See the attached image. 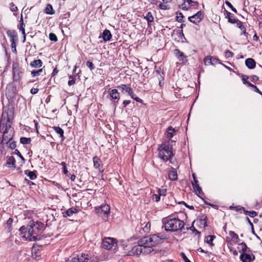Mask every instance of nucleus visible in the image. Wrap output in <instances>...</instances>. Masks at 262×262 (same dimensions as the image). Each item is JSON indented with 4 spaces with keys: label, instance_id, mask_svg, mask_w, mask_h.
<instances>
[{
    "label": "nucleus",
    "instance_id": "f257e3e1",
    "mask_svg": "<svg viewBox=\"0 0 262 262\" xmlns=\"http://www.w3.org/2000/svg\"><path fill=\"white\" fill-rule=\"evenodd\" d=\"M44 224L40 222L32 221L27 227L24 226L19 229L22 237L29 241H36L40 239L39 233L43 230Z\"/></svg>",
    "mask_w": 262,
    "mask_h": 262
},
{
    "label": "nucleus",
    "instance_id": "f03ea898",
    "mask_svg": "<svg viewBox=\"0 0 262 262\" xmlns=\"http://www.w3.org/2000/svg\"><path fill=\"white\" fill-rule=\"evenodd\" d=\"M165 238L163 235L153 234L141 238L138 241V244L142 246L143 249L149 254L154 251L153 247L161 244Z\"/></svg>",
    "mask_w": 262,
    "mask_h": 262
},
{
    "label": "nucleus",
    "instance_id": "7ed1b4c3",
    "mask_svg": "<svg viewBox=\"0 0 262 262\" xmlns=\"http://www.w3.org/2000/svg\"><path fill=\"white\" fill-rule=\"evenodd\" d=\"M12 121L8 115L6 118L3 115L0 120V125H2L3 128H5L3 132V136L1 143L2 144H6L8 145L9 142L11 141L14 136V129L11 126Z\"/></svg>",
    "mask_w": 262,
    "mask_h": 262
},
{
    "label": "nucleus",
    "instance_id": "20e7f679",
    "mask_svg": "<svg viewBox=\"0 0 262 262\" xmlns=\"http://www.w3.org/2000/svg\"><path fill=\"white\" fill-rule=\"evenodd\" d=\"M159 157L164 162L171 160L173 157L172 146L169 142H165L161 144L158 148Z\"/></svg>",
    "mask_w": 262,
    "mask_h": 262
},
{
    "label": "nucleus",
    "instance_id": "39448f33",
    "mask_svg": "<svg viewBox=\"0 0 262 262\" xmlns=\"http://www.w3.org/2000/svg\"><path fill=\"white\" fill-rule=\"evenodd\" d=\"M184 225V222L179 219H170L165 223V230L166 231L171 232L182 230Z\"/></svg>",
    "mask_w": 262,
    "mask_h": 262
},
{
    "label": "nucleus",
    "instance_id": "423d86ee",
    "mask_svg": "<svg viewBox=\"0 0 262 262\" xmlns=\"http://www.w3.org/2000/svg\"><path fill=\"white\" fill-rule=\"evenodd\" d=\"M117 243L113 238L106 237L103 239L101 247L106 250H115Z\"/></svg>",
    "mask_w": 262,
    "mask_h": 262
},
{
    "label": "nucleus",
    "instance_id": "0eeeda50",
    "mask_svg": "<svg viewBox=\"0 0 262 262\" xmlns=\"http://www.w3.org/2000/svg\"><path fill=\"white\" fill-rule=\"evenodd\" d=\"M148 254L146 252V250L143 249L142 246L140 244L135 245L132 249L128 251V255L129 256H140L141 255H146Z\"/></svg>",
    "mask_w": 262,
    "mask_h": 262
},
{
    "label": "nucleus",
    "instance_id": "6e6552de",
    "mask_svg": "<svg viewBox=\"0 0 262 262\" xmlns=\"http://www.w3.org/2000/svg\"><path fill=\"white\" fill-rule=\"evenodd\" d=\"M110 207L108 205H101L98 209V213L99 215L102 216L104 220H106L110 214Z\"/></svg>",
    "mask_w": 262,
    "mask_h": 262
},
{
    "label": "nucleus",
    "instance_id": "1a4fd4ad",
    "mask_svg": "<svg viewBox=\"0 0 262 262\" xmlns=\"http://www.w3.org/2000/svg\"><path fill=\"white\" fill-rule=\"evenodd\" d=\"M204 18V12L201 11H198L196 14L194 15L189 16L188 17V20L194 24H198Z\"/></svg>",
    "mask_w": 262,
    "mask_h": 262
},
{
    "label": "nucleus",
    "instance_id": "9d476101",
    "mask_svg": "<svg viewBox=\"0 0 262 262\" xmlns=\"http://www.w3.org/2000/svg\"><path fill=\"white\" fill-rule=\"evenodd\" d=\"M239 258L242 262H253L255 259V256L252 252H245L241 254Z\"/></svg>",
    "mask_w": 262,
    "mask_h": 262
},
{
    "label": "nucleus",
    "instance_id": "9b49d317",
    "mask_svg": "<svg viewBox=\"0 0 262 262\" xmlns=\"http://www.w3.org/2000/svg\"><path fill=\"white\" fill-rule=\"evenodd\" d=\"M174 55L180 61L185 63L188 62L187 57L179 49H175L173 51Z\"/></svg>",
    "mask_w": 262,
    "mask_h": 262
},
{
    "label": "nucleus",
    "instance_id": "f8f14e48",
    "mask_svg": "<svg viewBox=\"0 0 262 262\" xmlns=\"http://www.w3.org/2000/svg\"><path fill=\"white\" fill-rule=\"evenodd\" d=\"M117 88L121 90V92L123 94H128L129 95L130 93L132 94V92L133 91L132 88H130L129 85L122 84L119 85L117 86Z\"/></svg>",
    "mask_w": 262,
    "mask_h": 262
},
{
    "label": "nucleus",
    "instance_id": "ddd939ff",
    "mask_svg": "<svg viewBox=\"0 0 262 262\" xmlns=\"http://www.w3.org/2000/svg\"><path fill=\"white\" fill-rule=\"evenodd\" d=\"M94 166L96 169H98L99 171L101 170L102 168V161L98 157H94L93 158Z\"/></svg>",
    "mask_w": 262,
    "mask_h": 262
},
{
    "label": "nucleus",
    "instance_id": "4468645a",
    "mask_svg": "<svg viewBox=\"0 0 262 262\" xmlns=\"http://www.w3.org/2000/svg\"><path fill=\"white\" fill-rule=\"evenodd\" d=\"M224 12L225 14H226L225 17L228 19V22L231 24H235V22L237 21L238 19L234 18V14L226 10L224 11Z\"/></svg>",
    "mask_w": 262,
    "mask_h": 262
},
{
    "label": "nucleus",
    "instance_id": "2eb2a0df",
    "mask_svg": "<svg viewBox=\"0 0 262 262\" xmlns=\"http://www.w3.org/2000/svg\"><path fill=\"white\" fill-rule=\"evenodd\" d=\"M78 212V209L74 207H72L68 210H67L66 211L62 212L63 216L64 217H67L68 216H71L74 213H76Z\"/></svg>",
    "mask_w": 262,
    "mask_h": 262
},
{
    "label": "nucleus",
    "instance_id": "dca6fc26",
    "mask_svg": "<svg viewBox=\"0 0 262 262\" xmlns=\"http://www.w3.org/2000/svg\"><path fill=\"white\" fill-rule=\"evenodd\" d=\"M245 64L249 69H253L255 67L256 62L253 58H249L246 60Z\"/></svg>",
    "mask_w": 262,
    "mask_h": 262
},
{
    "label": "nucleus",
    "instance_id": "f3484780",
    "mask_svg": "<svg viewBox=\"0 0 262 262\" xmlns=\"http://www.w3.org/2000/svg\"><path fill=\"white\" fill-rule=\"evenodd\" d=\"M110 96L112 99L117 100L120 99V94L117 89H112L110 92Z\"/></svg>",
    "mask_w": 262,
    "mask_h": 262
},
{
    "label": "nucleus",
    "instance_id": "a211bd4d",
    "mask_svg": "<svg viewBox=\"0 0 262 262\" xmlns=\"http://www.w3.org/2000/svg\"><path fill=\"white\" fill-rule=\"evenodd\" d=\"M112 35L110 32L107 29H105L102 33V38L105 41H109L112 38Z\"/></svg>",
    "mask_w": 262,
    "mask_h": 262
},
{
    "label": "nucleus",
    "instance_id": "6ab92c4d",
    "mask_svg": "<svg viewBox=\"0 0 262 262\" xmlns=\"http://www.w3.org/2000/svg\"><path fill=\"white\" fill-rule=\"evenodd\" d=\"M168 176L170 180H177L178 179V175L176 170L174 168L171 167V169L169 172Z\"/></svg>",
    "mask_w": 262,
    "mask_h": 262
},
{
    "label": "nucleus",
    "instance_id": "aec40b11",
    "mask_svg": "<svg viewBox=\"0 0 262 262\" xmlns=\"http://www.w3.org/2000/svg\"><path fill=\"white\" fill-rule=\"evenodd\" d=\"M30 65L31 67L34 68H40L42 66V62L39 59L34 60L30 62Z\"/></svg>",
    "mask_w": 262,
    "mask_h": 262
},
{
    "label": "nucleus",
    "instance_id": "412c9836",
    "mask_svg": "<svg viewBox=\"0 0 262 262\" xmlns=\"http://www.w3.org/2000/svg\"><path fill=\"white\" fill-rule=\"evenodd\" d=\"M6 166L8 167H15V159L13 156L9 157L6 162Z\"/></svg>",
    "mask_w": 262,
    "mask_h": 262
},
{
    "label": "nucleus",
    "instance_id": "4be33fe9",
    "mask_svg": "<svg viewBox=\"0 0 262 262\" xmlns=\"http://www.w3.org/2000/svg\"><path fill=\"white\" fill-rule=\"evenodd\" d=\"M53 128L54 129V130L55 131V132L56 133H57L59 135L60 137L61 138L62 141H63L65 139V137L63 135V134H64L63 130L61 127H60L59 126H54L53 127Z\"/></svg>",
    "mask_w": 262,
    "mask_h": 262
},
{
    "label": "nucleus",
    "instance_id": "5701e85b",
    "mask_svg": "<svg viewBox=\"0 0 262 262\" xmlns=\"http://www.w3.org/2000/svg\"><path fill=\"white\" fill-rule=\"evenodd\" d=\"M13 80L14 81H18L20 79V74L21 72L18 69L13 68Z\"/></svg>",
    "mask_w": 262,
    "mask_h": 262
},
{
    "label": "nucleus",
    "instance_id": "b1692460",
    "mask_svg": "<svg viewBox=\"0 0 262 262\" xmlns=\"http://www.w3.org/2000/svg\"><path fill=\"white\" fill-rule=\"evenodd\" d=\"M35 171H30L29 170H26L25 171V174L27 175L31 180H35L37 178V176Z\"/></svg>",
    "mask_w": 262,
    "mask_h": 262
},
{
    "label": "nucleus",
    "instance_id": "393cba45",
    "mask_svg": "<svg viewBox=\"0 0 262 262\" xmlns=\"http://www.w3.org/2000/svg\"><path fill=\"white\" fill-rule=\"evenodd\" d=\"M239 245L241 246L242 249L241 251H240L239 252H242V253H245V252H251L252 251L250 250V248H249L246 244L244 242H242L240 244H239Z\"/></svg>",
    "mask_w": 262,
    "mask_h": 262
},
{
    "label": "nucleus",
    "instance_id": "a878e982",
    "mask_svg": "<svg viewBox=\"0 0 262 262\" xmlns=\"http://www.w3.org/2000/svg\"><path fill=\"white\" fill-rule=\"evenodd\" d=\"M235 24H236L237 27L242 31V34H246L247 33L246 28L241 21L238 19L237 21L235 22Z\"/></svg>",
    "mask_w": 262,
    "mask_h": 262
},
{
    "label": "nucleus",
    "instance_id": "bb28decb",
    "mask_svg": "<svg viewBox=\"0 0 262 262\" xmlns=\"http://www.w3.org/2000/svg\"><path fill=\"white\" fill-rule=\"evenodd\" d=\"M76 257L78 258L79 262H88L89 260V256L88 254H81L80 256L76 255Z\"/></svg>",
    "mask_w": 262,
    "mask_h": 262
},
{
    "label": "nucleus",
    "instance_id": "cd10ccee",
    "mask_svg": "<svg viewBox=\"0 0 262 262\" xmlns=\"http://www.w3.org/2000/svg\"><path fill=\"white\" fill-rule=\"evenodd\" d=\"M207 217L206 215L202 214L199 216V221L201 225H203L204 227H207Z\"/></svg>",
    "mask_w": 262,
    "mask_h": 262
},
{
    "label": "nucleus",
    "instance_id": "c85d7f7f",
    "mask_svg": "<svg viewBox=\"0 0 262 262\" xmlns=\"http://www.w3.org/2000/svg\"><path fill=\"white\" fill-rule=\"evenodd\" d=\"M45 13L48 14H54L55 13V11L51 4H47L45 9Z\"/></svg>",
    "mask_w": 262,
    "mask_h": 262
},
{
    "label": "nucleus",
    "instance_id": "c756f323",
    "mask_svg": "<svg viewBox=\"0 0 262 262\" xmlns=\"http://www.w3.org/2000/svg\"><path fill=\"white\" fill-rule=\"evenodd\" d=\"M215 236L214 235H208L205 237V241L209 244L211 246H213L214 244H213L212 242L213 239L215 238Z\"/></svg>",
    "mask_w": 262,
    "mask_h": 262
},
{
    "label": "nucleus",
    "instance_id": "7c9ffc66",
    "mask_svg": "<svg viewBox=\"0 0 262 262\" xmlns=\"http://www.w3.org/2000/svg\"><path fill=\"white\" fill-rule=\"evenodd\" d=\"M7 34L10 39L17 38V33L15 30H8Z\"/></svg>",
    "mask_w": 262,
    "mask_h": 262
},
{
    "label": "nucleus",
    "instance_id": "2f4dec72",
    "mask_svg": "<svg viewBox=\"0 0 262 262\" xmlns=\"http://www.w3.org/2000/svg\"><path fill=\"white\" fill-rule=\"evenodd\" d=\"M25 25L23 21V16L21 15L20 20L19 29L20 31L21 32L22 34L23 35H25Z\"/></svg>",
    "mask_w": 262,
    "mask_h": 262
},
{
    "label": "nucleus",
    "instance_id": "473e14b6",
    "mask_svg": "<svg viewBox=\"0 0 262 262\" xmlns=\"http://www.w3.org/2000/svg\"><path fill=\"white\" fill-rule=\"evenodd\" d=\"M175 132V130L171 127L170 126L167 129V137L170 139L173 136V133Z\"/></svg>",
    "mask_w": 262,
    "mask_h": 262
},
{
    "label": "nucleus",
    "instance_id": "72a5a7b5",
    "mask_svg": "<svg viewBox=\"0 0 262 262\" xmlns=\"http://www.w3.org/2000/svg\"><path fill=\"white\" fill-rule=\"evenodd\" d=\"M156 73L160 76L158 77L159 81V85L160 86H162L164 83V79L163 76L160 74V72L159 70H156Z\"/></svg>",
    "mask_w": 262,
    "mask_h": 262
},
{
    "label": "nucleus",
    "instance_id": "f704fd0d",
    "mask_svg": "<svg viewBox=\"0 0 262 262\" xmlns=\"http://www.w3.org/2000/svg\"><path fill=\"white\" fill-rule=\"evenodd\" d=\"M144 18L147 20L148 24L154 21V16L150 12H148Z\"/></svg>",
    "mask_w": 262,
    "mask_h": 262
},
{
    "label": "nucleus",
    "instance_id": "c9c22d12",
    "mask_svg": "<svg viewBox=\"0 0 262 262\" xmlns=\"http://www.w3.org/2000/svg\"><path fill=\"white\" fill-rule=\"evenodd\" d=\"M43 71V68L40 69L38 70H33L31 71V74L32 77H36L39 76Z\"/></svg>",
    "mask_w": 262,
    "mask_h": 262
},
{
    "label": "nucleus",
    "instance_id": "e433bc0d",
    "mask_svg": "<svg viewBox=\"0 0 262 262\" xmlns=\"http://www.w3.org/2000/svg\"><path fill=\"white\" fill-rule=\"evenodd\" d=\"M244 212L246 215H248L251 217H254L255 216H256L257 215V212H256L255 211H247V210H246L245 209H244Z\"/></svg>",
    "mask_w": 262,
    "mask_h": 262
},
{
    "label": "nucleus",
    "instance_id": "4c0bfd02",
    "mask_svg": "<svg viewBox=\"0 0 262 262\" xmlns=\"http://www.w3.org/2000/svg\"><path fill=\"white\" fill-rule=\"evenodd\" d=\"M129 95L130 96V97L132 99H134L137 102H140V103H142L143 100L142 99H141L140 98H139L138 97H137L136 96V95L134 94L133 91H132V94L130 93Z\"/></svg>",
    "mask_w": 262,
    "mask_h": 262
},
{
    "label": "nucleus",
    "instance_id": "58836bf2",
    "mask_svg": "<svg viewBox=\"0 0 262 262\" xmlns=\"http://www.w3.org/2000/svg\"><path fill=\"white\" fill-rule=\"evenodd\" d=\"M31 139L30 138L21 137L20 139V142L21 144H27L30 143Z\"/></svg>",
    "mask_w": 262,
    "mask_h": 262
},
{
    "label": "nucleus",
    "instance_id": "ea45409f",
    "mask_svg": "<svg viewBox=\"0 0 262 262\" xmlns=\"http://www.w3.org/2000/svg\"><path fill=\"white\" fill-rule=\"evenodd\" d=\"M192 187L196 193L201 194L202 193V188L200 187L199 184L196 185H193Z\"/></svg>",
    "mask_w": 262,
    "mask_h": 262
},
{
    "label": "nucleus",
    "instance_id": "a19ab883",
    "mask_svg": "<svg viewBox=\"0 0 262 262\" xmlns=\"http://www.w3.org/2000/svg\"><path fill=\"white\" fill-rule=\"evenodd\" d=\"M229 234L232 238L236 239V242H238V241L239 239L238 235L235 233L234 231H230L229 232Z\"/></svg>",
    "mask_w": 262,
    "mask_h": 262
},
{
    "label": "nucleus",
    "instance_id": "79ce46f5",
    "mask_svg": "<svg viewBox=\"0 0 262 262\" xmlns=\"http://www.w3.org/2000/svg\"><path fill=\"white\" fill-rule=\"evenodd\" d=\"M69 77L70 79V80H69L68 81V85L69 86H71V85L74 84L75 83V81H76L75 76H73L72 75H70L69 76Z\"/></svg>",
    "mask_w": 262,
    "mask_h": 262
},
{
    "label": "nucleus",
    "instance_id": "37998d69",
    "mask_svg": "<svg viewBox=\"0 0 262 262\" xmlns=\"http://www.w3.org/2000/svg\"><path fill=\"white\" fill-rule=\"evenodd\" d=\"M204 64L205 65L212 64V61L211 59V56H208L204 59Z\"/></svg>",
    "mask_w": 262,
    "mask_h": 262
},
{
    "label": "nucleus",
    "instance_id": "c03bdc74",
    "mask_svg": "<svg viewBox=\"0 0 262 262\" xmlns=\"http://www.w3.org/2000/svg\"><path fill=\"white\" fill-rule=\"evenodd\" d=\"M230 209L231 210H235L236 211H241L242 210L244 211L245 208L240 206H230Z\"/></svg>",
    "mask_w": 262,
    "mask_h": 262
},
{
    "label": "nucleus",
    "instance_id": "a18cd8bd",
    "mask_svg": "<svg viewBox=\"0 0 262 262\" xmlns=\"http://www.w3.org/2000/svg\"><path fill=\"white\" fill-rule=\"evenodd\" d=\"M184 1V3L180 6V8L184 10H187L190 7L186 1Z\"/></svg>",
    "mask_w": 262,
    "mask_h": 262
},
{
    "label": "nucleus",
    "instance_id": "49530a36",
    "mask_svg": "<svg viewBox=\"0 0 262 262\" xmlns=\"http://www.w3.org/2000/svg\"><path fill=\"white\" fill-rule=\"evenodd\" d=\"M49 39L50 40L54 41L55 42L57 41L58 40L57 36L53 33H50L49 34Z\"/></svg>",
    "mask_w": 262,
    "mask_h": 262
},
{
    "label": "nucleus",
    "instance_id": "de8ad7c7",
    "mask_svg": "<svg viewBox=\"0 0 262 262\" xmlns=\"http://www.w3.org/2000/svg\"><path fill=\"white\" fill-rule=\"evenodd\" d=\"M8 147H9L11 149H14L16 147V142L15 141L12 140L8 143Z\"/></svg>",
    "mask_w": 262,
    "mask_h": 262
},
{
    "label": "nucleus",
    "instance_id": "09e8293b",
    "mask_svg": "<svg viewBox=\"0 0 262 262\" xmlns=\"http://www.w3.org/2000/svg\"><path fill=\"white\" fill-rule=\"evenodd\" d=\"M248 78H249V77L247 75H242V81H243V83L245 84H248V85L249 86V83H251L247 81V79Z\"/></svg>",
    "mask_w": 262,
    "mask_h": 262
},
{
    "label": "nucleus",
    "instance_id": "8fccbe9b",
    "mask_svg": "<svg viewBox=\"0 0 262 262\" xmlns=\"http://www.w3.org/2000/svg\"><path fill=\"white\" fill-rule=\"evenodd\" d=\"M86 66L92 71L95 68L94 64L90 61H87L86 62Z\"/></svg>",
    "mask_w": 262,
    "mask_h": 262
},
{
    "label": "nucleus",
    "instance_id": "3c124183",
    "mask_svg": "<svg viewBox=\"0 0 262 262\" xmlns=\"http://www.w3.org/2000/svg\"><path fill=\"white\" fill-rule=\"evenodd\" d=\"M249 86L254 88V91L255 92L262 95V92L257 88V87L256 86H255V85H254L252 83H249Z\"/></svg>",
    "mask_w": 262,
    "mask_h": 262
},
{
    "label": "nucleus",
    "instance_id": "603ef678",
    "mask_svg": "<svg viewBox=\"0 0 262 262\" xmlns=\"http://www.w3.org/2000/svg\"><path fill=\"white\" fill-rule=\"evenodd\" d=\"M10 8L11 11L12 12H15L18 10L17 7L15 5V4L13 3H11L10 4Z\"/></svg>",
    "mask_w": 262,
    "mask_h": 262
},
{
    "label": "nucleus",
    "instance_id": "864d4df0",
    "mask_svg": "<svg viewBox=\"0 0 262 262\" xmlns=\"http://www.w3.org/2000/svg\"><path fill=\"white\" fill-rule=\"evenodd\" d=\"M158 193L159 195H160V196H165L166 195V190L159 189L158 190Z\"/></svg>",
    "mask_w": 262,
    "mask_h": 262
},
{
    "label": "nucleus",
    "instance_id": "5fc2aeb1",
    "mask_svg": "<svg viewBox=\"0 0 262 262\" xmlns=\"http://www.w3.org/2000/svg\"><path fill=\"white\" fill-rule=\"evenodd\" d=\"M181 257L184 260V262H191L186 256L184 252H181L180 254Z\"/></svg>",
    "mask_w": 262,
    "mask_h": 262
},
{
    "label": "nucleus",
    "instance_id": "6e6d98bb",
    "mask_svg": "<svg viewBox=\"0 0 262 262\" xmlns=\"http://www.w3.org/2000/svg\"><path fill=\"white\" fill-rule=\"evenodd\" d=\"M225 4L227 6H228L229 8H231V9L235 13L237 12L236 9L233 7V6L232 5V4L228 1H226Z\"/></svg>",
    "mask_w": 262,
    "mask_h": 262
},
{
    "label": "nucleus",
    "instance_id": "4d7b16f0",
    "mask_svg": "<svg viewBox=\"0 0 262 262\" xmlns=\"http://www.w3.org/2000/svg\"><path fill=\"white\" fill-rule=\"evenodd\" d=\"M15 154H16L18 157H20L21 160L23 161V163H24L25 162V159L24 157L21 155L20 152L18 149H15Z\"/></svg>",
    "mask_w": 262,
    "mask_h": 262
},
{
    "label": "nucleus",
    "instance_id": "13d9d810",
    "mask_svg": "<svg viewBox=\"0 0 262 262\" xmlns=\"http://www.w3.org/2000/svg\"><path fill=\"white\" fill-rule=\"evenodd\" d=\"M152 200L156 202L160 200V196L159 194H154L152 196Z\"/></svg>",
    "mask_w": 262,
    "mask_h": 262
},
{
    "label": "nucleus",
    "instance_id": "bf43d9fd",
    "mask_svg": "<svg viewBox=\"0 0 262 262\" xmlns=\"http://www.w3.org/2000/svg\"><path fill=\"white\" fill-rule=\"evenodd\" d=\"M159 8L162 10H167V9H169V7L168 6V5H166L163 3L160 4Z\"/></svg>",
    "mask_w": 262,
    "mask_h": 262
},
{
    "label": "nucleus",
    "instance_id": "052dcab7",
    "mask_svg": "<svg viewBox=\"0 0 262 262\" xmlns=\"http://www.w3.org/2000/svg\"><path fill=\"white\" fill-rule=\"evenodd\" d=\"M184 16L182 13H179V16H177V20L179 22L182 23L183 21Z\"/></svg>",
    "mask_w": 262,
    "mask_h": 262
},
{
    "label": "nucleus",
    "instance_id": "680f3d73",
    "mask_svg": "<svg viewBox=\"0 0 262 262\" xmlns=\"http://www.w3.org/2000/svg\"><path fill=\"white\" fill-rule=\"evenodd\" d=\"M233 56V53L232 52L230 51L229 50H227L225 52V56L227 58L231 57Z\"/></svg>",
    "mask_w": 262,
    "mask_h": 262
},
{
    "label": "nucleus",
    "instance_id": "e2e57ef3",
    "mask_svg": "<svg viewBox=\"0 0 262 262\" xmlns=\"http://www.w3.org/2000/svg\"><path fill=\"white\" fill-rule=\"evenodd\" d=\"M150 228V224L149 223H147L145 226L143 228V230L144 232H148Z\"/></svg>",
    "mask_w": 262,
    "mask_h": 262
},
{
    "label": "nucleus",
    "instance_id": "0e129e2a",
    "mask_svg": "<svg viewBox=\"0 0 262 262\" xmlns=\"http://www.w3.org/2000/svg\"><path fill=\"white\" fill-rule=\"evenodd\" d=\"M192 177L193 179V182H192V185H196L199 184V181L196 179V178L194 173L192 174Z\"/></svg>",
    "mask_w": 262,
    "mask_h": 262
},
{
    "label": "nucleus",
    "instance_id": "69168bd1",
    "mask_svg": "<svg viewBox=\"0 0 262 262\" xmlns=\"http://www.w3.org/2000/svg\"><path fill=\"white\" fill-rule=\"evenodd\" d=\"M189 229L192 230L193 232H195L196 234L200 235V232L198 231L193 226V225L189 228Z\"/></svg>",
    "mask_w": 262,
    "mask_h": 262
},
{
    "label": "nucleus",
    "instance_id": "338daca9",
    "mask_svg": "<svg viewBox=\"0 0 262 262\" xmlns=\"http://www.w3.org/2000/svg\"><path fill=\"white\" fill-rule=\"evenodd\" d=\"M211 61H212V64H216L218 61H219V59L214 57H212V56H211Z\"/></svg>",
    "mask_w": 262,
    "mask_h": 262
},
{
    "label": "nucleus",
    "instance_id": "774afa93",
    "mask_svg": "<svg viewBox=\"0 0 262 262\" xmlns=\"http://www.w3.org/2000/svg\"><path fill=\"white\" fill-rule=\"evenodd\" d=\"M70 262H79L78 258L76 256H73L70 260Z\"/></svg>",
    "mask_w": 262,
    "mask_h": 262
}]
</instances>
